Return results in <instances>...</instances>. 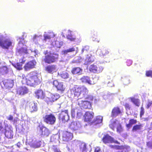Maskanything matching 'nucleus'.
I'll list each match as a JSON object with an SVG mask.
<instances>
[{
  "label": "nucleus",
  "mask_w": 152,
  "mask_h": 152,
  "mask_svg": "<svg viewBox=\"0 0 152 152\" xmlns=\"http://www.w3.org/2000/svg\"><path fill=\"white\" fill-rule=\"evenodd\" d=\"M21 83L30 86L34 87L39 84L41 82L37 73L34 72L28 73L26 76L24 74L21 76Z\"/></svg>",
  "instance_id": "f257e3e1"
},
{
  "label": "nucleus",
  "mask_w": 152,
  "mask_h": 152,
  "mask_svg": "<svg viewBox=\"0 0 152 152\" xmlns=\"http://www.w3.org/2000/svg\"><path fill=\"white\" fill-rule=\"evenodd\" d=\"M86 87L83 86L80 87L76 86L70 89V94L71 98L75 99H82L83 96H84L86 92Z\"/></svg>",
  "instance_id": "f03ea898"
},
{
  "label": "nucleus",
  "mask_w": 152,
  "mask_h": 152,
  "mask_svg": "<svg viewBox=\"0 0 152 152\" xmlns=\"http://www.w3.org/2000/svg\"><path fill=\"white\" fill-rule=\"evenodd\" d=\"M48 53V50L44 51L43 53L45 56L44 58L42 59V61L45 63L48 64L56 62L58 59V55L53 53Z\"/></svg>",
  "instance_id": "7ed1b4c3"
},
{
  "label": "nucleus",
  "mask_w": 152,
  "mask_h": 152,
  "mask_svg": "<svg viewBox=\"0 0 152 152\" xmlns=\"http://www.w3.org/2000/svg\"><path fill=\"white\" fill-rule=\"evenodd\" d=\"M4 37L0 35V46L4 49H8L9 47L12 46V42L9 39H3Z\"/></svg>",
  "instance_id": "20e7f679"
},
{
  "label": "nucleus",
  "mask_w": 152,
  "mask_h": 152,
  "mask_svg": "<svg viewBox=\"0 0 152 152\" xmlns=\"http://www.w3.org/2000/svg\"><path fill=\"white\" fill-rule=\"evenodd\" d=\"M44 121L47 124L51 125L54 124L56 121V118L55 116L52 114L46 115L43 117Z\"/></svg>",
  "instance_id": "39448f33"
},
{
  "label": "nucleus",
  "mask_w": 152,
  "mask_h": 152,
  "mask_svg": "<svg viewBox=\"0 0 152 152\" xmlns=\"http://www.w3.org/2000/svg\"><path fill=\"white\" fill-rule=\"evenodd\" d=\"M76 103L80 106L85 109H90L91 107V103L88 101H85L81 99H77Z\"/></svg>",
  "instance_id": "423d86ee"
},
{
  "label": "nucleus",
  "mask_w": 152,
  "mask_h": 152,
  "mask_svg": "<svg viewBox=\"0 0 152 152\" xmlns=\"http://www.w3.org/2000/svg\"><path fill=\"white\" fill-rule=\"evenodd\" d=\"M102 140L105 144L113 143L120 144V143L118 141L115 140L113 137L108 134L104 135L102 138Z\"/></svg>",
  "instance_id": "0eeeda50"
},
{
  "label": "nucleus",
  "mask_w": 152,
  "mask_h": 152,
  "mask_svg": "<svg viewBox=\"0 0 152 152\" xmlns=\"http://www.w3.org/2000/svg\"><path fill=\"white\" fill-rule=\"evenodd\" d=\"M37 64V62L35 60H32L27 62L24 65L23 68L26 71H27L34 68Z\"/></svg>",
  "instance_id": "6e6552de"
},
{
  "label": "nucleus",
  "mask_w": 152,
  "mask_h": 152,
  "mask_svg": "<svg viewBox=\"0 0 152 152\" xmlns=\"http://www.w3.org/2000/svg\"><path fill=\"white\" fill-rule=\"evenodd\" d=\"M58 118L60 120H61L63 122L68 121L69 120L68 110H64L61 111L58 114Z\"/></svg>",
  "instance_id": "1a4fd4ad"
},
{
  "label": "nucleus",
  "mask_w": 152,
  "mask_h": 152,
  "mask_svg": "<svg viewBox=\"0 0 152 152\" xmlns=\"http://www.w3.org/2000/svg\"><path fill=\"white\" fill-rule=\"evenodd\" d=\"M53 84L57 90L61 92H64L66 88L63 82H58L57 80H54L53 82Z\"/></svg>",
  "instance_id": "9d476101"
},
{
  "label": "nucleus",
  "mask_w": 152,
  "mask_h": 152,
  "mask_svg": "<svg viewBox=\"0 0 152 152\" xmlns=\"http://www.w3.org/2000/svg\"><path fill=\"white\" fill-rule=\"evenodd\" d=\"M89 69L90 72L95 73H99L103 70L102 67L98 65L97 66L94 64L91 65Z\"/></svg>",
  "instance_id": "9b49d317"
},
{
  "label": "nucleus",
  "mask_w": 152,
  "mask_h": 152,
  "mask_svg": "<svg viewBox=\"0 0 152 152\" xmlns=\"http://www.w3.org/2000/svg\"><path fill=\"white\" fill-rule=\"evenodd\" d=\"M39 132L41 136L44 137H48L50 134L49 130L46 127L43 126L39 127Z\"/></svg>",
  "instance_id": "f8f14e48"
},
{
  "label": "nucleus",
  "mask_w": 152,
  "mask_h": 152,
  "mask_svg": "<svg viewBox=\"0 0 152 152\" xmlns=\"http://www.w3.org/2000/svg\"><path fill=\"white\" fill-rule=\"evenodd\" d=\"M94 116V113L93 112L87 111L84 115V120L85 122H90L92 121Z\"/></svg>",
  "instance_id": "ddd939ff"
},
{
  "label": "nucleus",
  "mask_w": 152,
  "mask_h": 152,
  "mask_svg": "<svg viewBox=\"0 0 152 152\" xmlns=\"http://www.w3.org/2000/svg\"><path fill=\"white\" fill-rule=\"evenodd\" d=\"M60 97L58 94H50L46 99V101L48 104L53 102L57 100Z\"/></svg>",
  "instance_id": "4468645a"
},
{
  "label": "nucleus",
  "mask_w": 152,
  "mask_h": 152,
  "mask_svg": "<svg viewBox=\"0 0 152 152\" xmlns=\"http://www.w3.org/2000/svg\"><path fill=\"white\" fill-rule=\"evenodd\" d=\"M73 137V134L67 131L64 132L62 135L63 141L68 142L72 140Z\"/></svg>",
  "instance_id": "2eb2a0df"
},
{
  "label": "nucleus",
  "mask_w": 152,
  "mask_h": 152,
  "mask_svg": "<svg viewBox=\"0 0 152 152\" xmlns=\"http://www.w3.org/2000/svg\"><path fill=\"white\" fill-rule=\"evenodd\" d=\"M56 66L55 64L48 65L45 67V70L48 73L53 74L56 72Z\"/></svg>",
  "instance_id": "dca6fc26"
},
{
  "label": "nucleus",
  "mask_w": 152,
  "mask_h": 152,
  "mask_svg": "<svg viewBox=\"0 0 152 152\" xmlns=\"http://www.w3.org/2000/svg\"><path fill=\"white\" fill-rule=\"evenodd\" d=\"M28 91L25 86H20L18 88L17 90V94L20 95H23L27 94Z\"/></svg>",
  "instance_id": "f3484780"
},
{
  "label": "nucleus",
  "mask_w": 152,
  "mask_h": 152,
  "mask_svg": "<svg viewBox=\"0 0 152 152\" xmlns=\"http://www.w3.org/2000/svg\"><path fill=\"white\" fill-rule=\"evenodd\" d=\"M80 80L83 83H88L90 85H93L95 83V82L91 80L90 77L88 76H83L80 78Z\"/></svg>",
  "instance_id": "a211bd4d"
},
{
  "label": "nucleus",
  "mask_w": 152,
  "mask_h": 152,
  "mask_svg": "<svg viewBox=\"0 0 152 152\" xmlns=\"http://www.w3.org/2000/svg\"><path fill=\"white\" fill-rule=\"evenodd\" d=\"M80 127L79 124L75 121H72L70 124L69 128L73 131H75L79 129Z\"/></svg>",
  "instance_id": "6ab92c4d"
},
{
  "label": "nucleus",
  "mask_w": 152,
  "mask_h": 152,
  "mask_svg": "<svg viewBox=\"0 0 152 152\" xmlns=\"http://www.w3.org/2000/svg\"><path fill=\"white\" fill-rule=\"evenodd\" d=\"M86 91L85 93V94L84 96H83L82 99L84 98L86 100V101H88L90 102L93 101L94 99V97L91 94H88V90L86 87Z\"/></svg>",
  "instance_id": "aec40b11"
},
{
  "label": "nucleus",
  "mask_w": 152,
  "mask_h": 152,
  "mask_svg": "<svg viewBox=\"0 0 152 152\" xmlns=\"http://www.w3.org/2000/svg\"><path fill=\"white\" fill-rule=\"evenodd\" d=\"M121 113L122 112L118 107H115L112 110L111 116L112 117H115Z\"/></svg>",
  "instance_id": "412c9836"
},
{
  "label": "nucleus",
  "mask_w": 152,
  "mask_h": 152,
  "mask_svg": "<svg viewBox=\"0 0 152 152\" xmlns=\"http://www.w3.org/2000/svg\"><path fill=\"white\" fill-rule=\"evenodd\" d=\"M28 53L27 48L21 47L19 49H17L16 51V53L17 56H21L27 54Z\"/></svg>",
  "instance_id": "4be33fe9"
},
{
  "label": "nucleus",
  "mask_w": 152,
  "mask_h": 152,
  "mask_svg": "<svg viewBox=\"0 0 152 152\" xmlns=\"http://www.w3.org/2000/svg\"><path fill=\"white\" fill-rule=\"evenodd\" d=\"M35 97L38 99H43L45 97V93L42 90H38L35 92Z\"/></svg>",
  "instance_id": "5701e85b"
},
{
  "label": "nucleus",
  "mask_w": 152,
  "mask_h": 152,
  "mask_svg": "<svg viewBox=\"0 0 152 152\" xmlns=\"http://www.w3.org/2000/svg\"><path fill=\"white\" fill-rule=\"evenodd\" d=\"M5 132L4 134L6 137L8 138L11 139L13 137V132L10 128L8 127L7 129L6 128H5Z\"/></svg>",
  "instance_id": "b1692460"
},
{
  "label": "nucleus",
  "mask_w": 152,
  "mask_h": 152,
  "mask_svg": "<svg viewBox=\"0 0 152 152\" xmlns=\"http://www.w3.org/2000/svg\"><path fill=\"white\" fill-rule=\"evenodd\" d=\"M29 110L31 113L36 112L38 110L37 104L34 102L30 103L29 105Z\"/></svg>",
  "instance_id": "393cba45"
},
{
  "label": "nucleus",
  "mask_w": 152,
  "mask_h": 152,
  "mask_svg": "<svg viewBox=\"0 0 152 152\" xmlns=\"http://www.w3.org/2000/svg\"><path fill=\"white\" fill-rule=\"evenodd\" d=\"M82 72V69L79 67L73 68L71 70V72L74 75H80Z\"/></svg>",
  "instance_id": "a878e982"
},
{
  "label": "nucleus",
  "mask_w": 152,
  "mask_h": 152,
  "mask_svg": "<svg viewBox=\"0 0 152 152\" xmlns=\"http://www.w3.org/2000/svg\"><path fill=\"white\" fill-rule=\"evenodd\" d=\"M79 148L81 152H87L88 150L86 144L85 142H81L80 144Z\"/></svg>",
  "instance_id": "bb28decb"
},
{
  "label": "nucleus",
  "mask_w": 152,
  "mask_h": 152,
  "mask_svg": "<svg viewBox=\"0 0 152 152\" xmlns=\"http://www.w3.org/2000/svg\"><path fill=\"white\" fill-rule=\"evenodd\" d=\"M9 69L7 66H4L0 68V74L1 75L7 74L9 72Z\"/></svg>",
  "instance_id": "cd10ccee"
},
{
  "label": "nucleus",
  "mask_w": 152,
  "mask_h": 152,
  "mask_svg": "<svg viewBox=\"0 0 152 152\" xmlns=\"http://www.w3.org/2000/svg\"><path fill=\"white\" fill-rule=\"evenodd\" d=\"M103 117L102 116L98 115L95 118L93 121L92 123L95 124L101 123L102 121Z\"/></svg>",
  "instance_id": "c85d7f7f"
},
{
  "label": "nucleus",
  "mask_w": 152,
  "mask_h": 152,
  "mask_svg": "<svg viewBox=\"0 0 152 152\" xmlns=\"http://www.w3.org/2000/svg\"><path fill=\"white\" fill-rule=\"evenodd\" d=\"M14 81L13 80L7 79L6 80L4 85L7 88H11L13 85Z\"/></svg>",
  "instance_id": "c756f323"
},
{
  "label": "nucleus",
  "mask_w": 152,
  "mask_h": 152,
  "mask_svg": "<svg viewBox=\"0 0 152 152\" xmlns=\"http://www.w3.org/2000/svg\"><path fill=\"white\" fill-rule=\"evenodd\" d=\"M142 125L141 124L135 125L133 127L132 131L133 132H135L141 130L142 129Z\"/></svg>",
  "instance_id": "7c9ffc66"
},
{
  "label": "nucleus",
  "mask_w": 152,
  "mask_h": 152,
  "mask_svg": "<svg viewBox=\"0 0 152 152\" xmlns=\"http://www.w3.org/2000/svg\"><path fill=\"white\" fill-rule=\"evenodd\" d=\"M137 122L136 120L134 119H131L129 121V123L126 124V126L129 129L132 126V125L136 124Z\"/></svg>",
  "instance_id": "2f4dec72"
},
{
  "label": "nucleus",
  "mask_w": 152,
  "mask_h": 152,
  "mask_svg": "<svg viewBox=\"0 0 152 152\" xmlns=\"http://www.w3.org/2000/svg\"><path fill=\"white\" fill-rule=\"evenodd\" d=\"M130 99L131 102L136 106L139 107L140 106V100L138 99H136L134 97H131Z\"/></svg>",
  "instance_id": "473e14b6"
},
{
  "label": "nucleus",
  "mask_w": 152,
  "mask_h": 152,
  "mask_svg": "<svg viewBox=\"0 0 152 152\" xmlns=\"http://www.w3.org/2000/svg\"><path fill=\"white\" fill-rule=\"evenodd\" d=\"M85 61L87 63H91L94 61V58L91 55H87Z\"/></svg>",
  "instance_id": "72a5a7b5"
},
{
  "label": "nucleus",
  "mask_w": 152,
  "mask_h": 152,
  "mask_svg": "<svg viewBox=\"0 0 152 152\" xmlns=\"http://www.w3.org/2000/svg\"><path fill=\"white\" fill-rule=\"evenodd\" d=\"M109 53V51L106 48H103L100 51L99 55L101 56H105Z\"/></svg>",
  "instance_id": "f704fd0d"
},
{
  "label": "nucleus",
  "mask_w": 152,
  "mask_h": 152,
  "mask_svg": "<svg viewBox=\"0 0 152 152\" xmlns=\"http://www.w3.org/2000/svg\"><path fill=\"white\" fill-rule=\"evenodd\" d=\"M75 51V49L74 47L69 48L66 50L63 51V53L64 54H66L68 53H72Z\"/></svg>",
  "instance_id": "c9c22d12"
},
{
  "label": "nucleus",
  "mask_w": 152,
  "mask_h": 152,
  "mask_svg": "<svg viewBox=\"0 0 152 152\" xmlns=\"http://www.w3.org/2000/svg\"><path fill=\"white\" fill-rule=\"evenodd\" d=\"M22 65L21 64L20 62H18L16 64L14 65V66L17 69L20 70L22 69Z\"/></svg>",
  "instance_id": "e433bc0d"
},
{
  "label": "nucleus",
  "mask_w": 152,
  "mask_h": 152,
  "mask_svg": "<svg viewBox=\"0 0 152 152\" xmlns=\"http://www.w3.org/2000/svg\"><path fill=\"white\" fill-rule=\"evenodd\" d=\"M60 76L63 79H66L69 77V75L68 73L65 72H63L60 74Z\"/></svg>",
  "instance_id": "4c0bfd02"
},
{
  "label": "nucleus",
  "mask_w": 152,
  "mask_h": 152,
  "mask_svg": "<svg viewBox=\"0 0 152 152\" xmlns=\"http://www.w3.org/2000/svg\"><path fill=\"white\" fill-rule=\"evenodd\" d=\"M89 50V46L88 45L84 46L81 50V54H83L85 51L88 52Z\"/></svg>",
  "instance_id": "58836bf2"
},
{
  "label": "nucleus",
  "mask_w": 152,
  "mask_h": 152,
  "mask_svg": "<svg viewBox=\"0 0 152 152\" xmlns=\"http://www.w3.org/2000/svg\"><path fill=\"white\" fill-rule=\"evenodd\" d=\"M67 39L71 41H75V38L73 37L72 35L71 34H68L66 36Z\"/></svg>",
  "instance_id": "ea45409f"
},
{
  "label": "nucleus",
  "mask_w": 152,
  "mask_h": 152,
  "mask_svg": "<svg viewBox=\"0 0 152 152\" xmlns=\"http://www.w3.org/2000/svg\"><path fill=\"white\" fill-rule=\"evenodd\" d=\"M55 35L53 34L51 35H44V40L46 41L47 39H51V38L54 37Z\"/></svg>",
  "instance_id": "a19ab883"
},
{
  "label": "nucleus",
  "mask_w": 152,
  "mask_h": 152,
  "mask_svg": "<svg viewBox=\"0 0 152 152\" xmlns=\"http://www.w3.org/2000/svg\"><path fill=\"white\" fill-rule=\"evenodd\" d=\"M116 124V121H115L112 122L109 124L110 127L112 129H114Z\"/></svg>",
  "instance_id": "79ce46f5"
},
{
  "label": "nucleus",
  "mask_w": 152,
  "mask_h": 152,
  "mask_svg": "<svg viewBox=\"0 0 152 152\" xmlns=\"http://www.w3.org/2000/svg\"><path fill=\"white\" fill-rule=\"evenodd\" d=\"M145 75L147 77H152V69L146 71Z\"/></svg>",
  "instance_id": "37998d69"
},
{
  "label": "nucleus",
  "mask_w": 152,
  "mask_h": 152,
  "mask_svg": "<svg viewBox=\"0 0 152 152\" xmlns=\"http://www.w3.org/2000/svg\"><path fill=\"white\" fill-rule=\"evenodd\" d=\"M117 131L120 133L123 131V129L121 124H120L117 127Z\"/></svg>",
  "instance_id": "c03bdc74"
},
{
  "label": "nucleus",
  "mask_w": 152,
  "mask_h": 152,
  "mask_svg": "<svg viewBox=\"0 0 152 152\" xmlns=\"http://www.w3.org/2000/svg\"><path fill=\"white\" fill-rule=\"evenodd\" d=\"M124 106L126 109V110H130L131 109V106L130 104L128 103H126Z\"/></svg>",
  "instance_id": "a18cd8bd"
},
{
  "label": "nucleus",
  "mask_w": 152,
  "mask_h": 152,
  "mask_svg": "<svg viewBox=\"0 0 152 152\" xmlns=\"http://www.w3.org/2000/svg\"><path fill=\"white\" fill-rule=\"evenodd\" d=\"M144 109L142 106L140 108V116L141 117L144 114Z\"/></svg>",
  "instance_id": "49530a36"
},
{
  "label": "nucleus",
  "mask_w": 152,
  "mask_h": 152,
  "mask_svg": "<svg viewBox=\"0 0 152 152\" xmlns=\"http://www.w3.org/2000/svg\"><path fill=\"white\" fill-rule=\"evenodd\" d=\"M26 61V60L25 59V58L24 56L22 57V58L19 60V62L22 64H24Z\"/></svg>",
  "instance_id": "de8ad7c7"
},
{
  "label": "nucleus",
  "mask_w": 152,
  "mask_h": 152,
  "mask_svg": "<svg viewBox=\"0 0 152 152\" xmlns=\"http://www.w3.org/2000/svg\"><path fill=\"white\" fill-rule=\"evenodd\" d=\"M123 147V149H122V150H124L125 151H128L130 149V147L126 145H122Z\"/></svg>",
  "instance_id": "09e8293b"
},
{
  "label": "nucleus",
  "mask_w": 152,
  "mask_h": 152,
  "mask_svg": "<svg viewBox=\"0 0 152 152\" xmlns=\"http://www.w3.org/2000/svg\"><path fill=\"white\" fill-rule=\"evenodd\" d=\"M57 140L58 139L55 136H52L50 137V141L51 142H56Z\"/></svg>",
  "instance_id": "8fccbe9b"
},
{
  "label": "nucleus",
  "mask_w": 152,
  "mask_h": 152,
  "mask_svg": "<svg viewBox=\"0 0 152 152\" xmlns=\"http://www.w3.org/2000/svg\"><path fill=\"white\" fill-rule=\"evenodd\" d=\"M147 146L149 148L152 149V141H148L146 142Z\"/></svg>",
  "instance_id": "3c124183"
},
{
  "label": "nucleus",
  "mask_w": 152,
  "mask_h": 152,
  "mask_svg": "<svg viewBox=\"0 0 152 152\" xmlns=\"http://www.w3.org/2000/svg\"><path fill=\"white\" fill-rule=\"evenodd\" d=\"M122 145H115L114 146V148L116 150H122L123 149Z\"/></svg>",
  "instance_id": "603ef678"
},
{
  "label": "nucleus",
  "mask_w": 152,
  "mask_h": 152,
  "mask_svg": "<svg viewBox=\"0 0 152 152\" xmlns=\"http://www.w3.org/2000/svg\"><path fill=\"white\" fill-rule=\"evenodd\" d=\"M152 105V101H148L146 106V108L148 109Z\"/></svg>",
  "instance_id": "864d4df0"
},
{
  "label": "nucleus",
  "mask_w": 152,
  "mask_h": 152,
  "mask_svg": "<svg viewBox=\"0 0 152 152\" xmlns=\"http://www.w3.org/2000/svg\"><path fill=\"white\" fill-rule=\"evenodd\" d=\"M126 64L127 66H130L132 64V61L131 60L128 59L126 61Z\"/></svg>",
  "instance_id": "5fc2aeb1"
},
{
  "label": "nucleus",
  "mask_w": 152,
  "mask_h": 152,
  "mask_svg": "<svg viewBox=\"0 0 152 152\" xmlns=\"http://www.w3.org/2000/svg\"><path fill=\"white\" fill-rule=\"evenodd\" d=\"M101 151V149L99 147H96L94 149V152H100Z\"/></svg>",
  "instance_id": "6e6d98bb"
},
{
  "label": "nucleus",
  "mask_w": 152,
  "mask_h": 152,
  "mask_svg": "<svg viewBox=\"0 0 152 152\" xmlns=\"http://www.w3.org/2000/svg\"><path fill=\"white\" fill-rule=\"evenodd\" d=\"M3 129H4L2 124L0 123V132L2 133L3 132Z\"/></svg>",
  "instance_id": "4d7b16f0"
},
{
  "label": "nucleus",
  "mask_w": 152,
  "mask_h": 152,
  "mask_svg": "<svg viewBox=\"0 0 152 152\" xmlns=\"http://www.w3.org/2000/svg\"><path fill=\"white\" fill-rule=\"evenodd\" d=\"M13 116L12 115H10L7 119L8 120L11 121L12 120H13Z\"/></svg>",
  "instance_id": "13d9d810"
},
{
  "label": "nucleus",
  "mask_w": 152,
  "mask_h": 152,
  "mask_svg": "<svg viewBox=\"0 0 152 152\" xmlns=\"http://www.w3.org/2000/svg\"><path fill=\"white\" fill-rule=\"evenodd\" d=\"M54 152H61L59 149L56 148L54 149Z\"/></svg>",
  "instance_id": "bf43d9fd"
},
{
  "label": "nucleus",
  "mask_w": 152,
  "mask_h": 152,
  "mask_svg": "<svg viewBox=\"0 0 152 152\" xmlns=\"http://www.w3.org/2000/svg\"><path fill=\"white\" fill-rule=\"evenodd\" d=\"M21 144L20 142H18L16 144V145H17V146L18 148L20 147L21 146Z\"/></svg>",
  "instance_id": "052dcab7"
},
{
  "label": "nucleus",
  "mask_w": 152,
  "mask_h": 152,
  "mask_svg": "<svg viewBox=\"0 0 152 152\" xmlns=\"http://www.w3.org/2000/svg\"><path fill=\"white\" fill-rule=\"evenodd\" d=\"M19 2H23L24 1L23 0H17Z\"/></svg>",
  "instance_id": "680f3d73"
},
{
  "label": "nucleus",
  "mask_w": 152,
  "mask_h": 152,
  "mask_svg": "<svg viewBox=\"0 0 152 152\" xmlns=\"http://www.w3.org/2000/svg\"><path fill=\"white\" fill-rule=\"evenodd\" d=\"M114 146H115V145H111L110 146L112 148H114Z\"/></svg>",
  "instance_id": "e2e57ef3"
},
{
  "label": "nucleus",
  "mask_w": 152,
  "mask_h": 152,
  "mask_svg": "<svg viewBox=\"0 0 152 152\" xmlns=\"http://www.w3.org/2000/svg\"><path fill=\"white\" fill-rule=\"evenodd\" d=\"M56 47H57V48H60L61 47V46H58V45H56Z\"/></svg>",
  "instance_id": "0e129e2a"
},
{
  "label": "nucleus",
  "mask_w": 152,
  "mask_h": 152,
  "mask_svg": "<svg viewBox=\"0 0 152 152\" xmlns=\"http://www.w3.org/2000/svg\"><path fill=\"white\" fill-rule=\"evenodd\" d=\"M58 43V42H56V44L57 43Z\"/></svg>",
  "instance_id": "69168bd1"
}]
</instances>
